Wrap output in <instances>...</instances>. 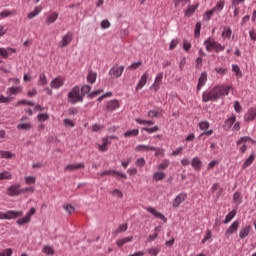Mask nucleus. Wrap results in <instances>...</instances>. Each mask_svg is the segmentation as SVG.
Here are the masks:
<instances>
[{
	"label": "nucleus",
	"instance_id": "1",
	"mask_svg": "<svg viewBox=\"0 0 256 256\" xmlns=\"http://www.w3.org/2000/svg\"><path fill=\"white\" fill-rule=\"evenodd\" d=\"M229 91H231V86L218 85L210 90L204 91L202 101L203 103L219 101V99H223V97L229 95Z\"/></svg>",
	"mask_w": 256,
	"mask_h": 256
},
{
	"label": "nucleus",
	"instance_id": "2",
	"mask_svg": "<svg viewBox=\"0 0 256 256\" xmlns=\"http://www.w3.org/2000/svg\"><path fill=\"white\" fill-rule=\"evenodd\" d=\"M68 103L71 105L83 103V94H81V88L79 86H74L68 93Z\"/></svg>",
	"mask_w": 256,
	"mask_h": 256
},
{
	"label": "nucleus",
	"instance_id": "3",
	"mask_svg": "<svg viewBox=\"0 0 256 256\" xmlns=\"http://www.w3.org/2000/svg\"><path fill=\"white\" fill-rule=\"evenodd\" d=\"M204 45L208 53H211V51H215V53H221V51H225V46L221 45L213 38H208L207 40H205Z\"/></svg>",
	"mask_w": 256,
	"mask_h": 256
},
{
	"label": "nucleus",
	"instance_id": "4",
	"mask_svg": "<svg viewBox=\"0 0 256 256\" xmlns=\"http://www.w3.org/2000/svg\"><path fill=\"white\" fill-rule=\"evenodd\" d=\"M21 215H23V211L9 210L7 212H0V219H17V217H21Z\"/></svg>",
	"mask_w": 256,
	"mask_h": 256
},
{
	"label": "nucleus",
	"instance_id": "5",
	"mask_svg": "<svg viewBox=\"0 0 256 256\" xmlns=\"http://www.w3.org/2000/svg\"><path fill=\"white\" fill-rule=\"evenodd\" d=\"M125 71V66H114L109 70V75L112 79H119Z\"/></svg>",
	"mask_w": 256,
	"mask_h": 256
},
{
	"label": "nucleus",
	"instance_id": "6",
	"mask_svg": "<svg viewBox=\"0 0 256 256\" xmlns=\"http://www.w3.org/2000/svg\"><path fill=\"white\" fill-rule=\"evenodd\" d=\"M7 195L9 197H19L21 195V184L16 183L8 187Z\"/></svg>",
	"mask_w": 256,
	"mask_h": 256
},
{
	"label": "nucleus",
	"instance_id": "7",
	"mask_svg": "<svg viewBox=\"0 0 256 256\" xmlns=\"http://www.w3.org/2000/svg\"><path fill=\"white\" fill-rule=\"evenodd\" d=\"M65 85V78L62 76H58L50 82L51 89H61Z\"/></svg>",
	"mask_w": 256,
	"mask_h": 256
},
{
	"label": "nucleus",
	"instance_id": "8",
	"mask_svg": "<svg viewBox=\"0 0 256 256\" xmlns=\"http://www.w3.org/2000/svg\"><path fill=\"white\" fill-rule=\"evenodd\" d=\"M37 210H35L34 207H32L26 214V216L24 218H21L19 220H17V224L18 225H26V223H30L31 222V217L32 215H35Z\"/></svg>",
	"mask_w": 256,
	"mask_h": 256
},
{
	"label": "nucleus",
	"instance_id": "9",
	"mask_svg": "<svg viewBox=\"0 0 256 256\" xmlns=\"http://www.w3.org/2000/svg\"><path fill=\"white\" fill-rule=\"evenodd\" d=\"M21 123L17 125V129H22V131H30V129L33 127V124L29 121L28 117H22Z\"/></svg>",
	"mask_w": 256,
	"mask_h": 256
},
{
	"label": "nucleus",
	"instance_id": "10",
	"mask_svg": "<svg viewBox=\"0 0 256 256\" xmlns=\"http://www.w3.org/2000/svg\"><path fill=\"white\" fill-rule=\"evenodd\" d=\"M163 83V72H160L156 75L154 83L150 86V89L154 91H159L161 89V84Z\"/></svg>",
	"mask_w": 256,
	"mask_h": 256
},
{
	"label": "nucleus",
	"instance_id": "11",
	"mask_svg": "<svg viewBox=\"0 0 256 256\" xmlns=\"http://www.w3.org/2000/svg\"><path fill=\"white\" fill-rule=\"evenodd\" d=\"M187 199V193L183 192L178 194L172 202V207L177 208L181 203Z\"/></svg>",
	"mask_w": 256,
	"mask_h": 256
},
{
	"label": "nucleus",
	"instance_id": "12",
	"mask_svg": "<svg viewBox=\"0 0 256 256\" xmlns=\"http://www.w3.org/2000/svg\"><path fill=\"white\" fill-rule=\"evenodd\" d=\"M146 211H148V213H150L151 215L156 217V219H161L162 221H164V223H167V219L165 218V215H163L161 212L157 211L155 208L147 207Z\"/></svg>",
	"mask_w": 256,
	"mask_h": 256
},
{
	"label": "nucleus",
	"instance_id": "13",
	"mask_svg": "<svg viewBox=\"0 0 256 256\" xmlns=\"http://www.w3.org/2000/svg\"><path fill=\"white\" fill-rule=\"evenodd\" d=\"M155 146L139 144L136 146L135 151L138 153H149V151H155Z\"/></svg>",
	"mask_w": 256,
	"mask_h": 256
},
{
	"label": "nucleus",
	"instance_id": "14",
	"mask_svg": "<svg viewBox=\"0 0 256 256\" xmlns=\"http://www.w3.org/2000/svg\"><path fill=\"white\" fill-rule=\"evenodd\" d=\"M148 79H149V74L146 72V73H144V74L141 76V78H140L138 84L136 85L135 91H141V89H143V87H144L145 85H147Z\"/></svg>",
	"mask_w": 256,
	"mask_h": 256
},
{
	"label": "nucleus",
	"instance_id": "15",
	"mask_svg": "<svg viewBox=\"0 0 256 256\" xmlns=\"http://www.w3.org/2000/svg\"><path fill=\"white\" fill-rule=\"evenodd\" d=\"M71 41H73V33L68 32L66 35H64V37L62 38L61 42L59 43L60 47H67V45H69V43H71Z\"/></svg>",
	"mask_w": 256,
	"mask_h": 256
},
{
	"label": "nucleus",
	"instance_id": "16",
	"mask_svg": "<svg viewBox=\"0 0 256 256\" xmlns=\"http://www.w3.org/2000/svg\"><path fill=\"white\" fill-rule=\"evenodd\" d=\"M238 229H239V222L234 221L232 225H230L225 232V236L227 237V239H229V235H233V233H236Z\"/></svg>",
	"mask_w": 256,
	"mask_h": 256
},
{
	"label": "nucleus",
	"instance_id": "17",
	"mask_svg": "<svg viewBox=\"0 0 256 256\" xmlns=\"http://www.w3.org/2000/svg\"><path fill=\"white\" fill-rule=\"evenodd\" d=\"M17 50L14 48H0V56L4 59H7L10 57V55H13V53H16Z\"/></svg>",
	"mask_w": 256,
	"mask_h": 256
},
{
	"label": "nucleus",
	"instance_id": "18",
	"mask_svg": "<svg viewBox=\"0 0 256 256\" xmlns=\"http://www.w3.org/2000/svg\"><path fill=\"white\" fill-rule=\"evenodd\" d=\"M100 175L101 177H105V175H117V177H121L122 179H127V175L125 173L117 172L115 170H105Z\"/></svg>",
	"mask_w": 256,
	"mask_h": 256
},
{
	"label": "nucleus",
	"instance_id": "19",
	"mask_svg": "<svg viewBox=\"0 0 256 256\" xmlns=\"http://www.w3.org/2000/svg\"><path fill=\"white\" fill-rule=\"evenodd\" d=\"M79 169H85V163L69 164L65 167V171H77Z\"/></svg>",
	"mask_w": 256,
	"mask_h": 256
},
{
	"label": "nucleus",
	"instance_id": "20",
	"mask_svg": "<svg viewBox=\"0 0 256 256\" xmlns=\"http://www.w3.org/2000/svg\"><path fill=\"white\" fill-rule=\"evenodd\" d=\"M205 83H207V72H202L198 80L197 91H201Z\"/></svg>",
	"mask_w": 256,
	"mask_h": 256
},
{
	"label": "nucleus",
	"instance_id": "21",
	"mask_svg": "<svg viewBox=\"0 0 256 256\" xmlns=\"http://www.w3.org/2000/svg\"><path fill=\"white\" fill-rule=\"evenodd\" d=\"M203 165V162L199 157H194L191 161V166L193 167L194 171H201V167Z\"/></svg>",
	"mask_w": 256,
	"mask_h": 256
},
{
	"label": "nucleus",
	"instance_id": "22",
	"mask_svg": "<svg viewBox=\"0 0 256 256\" xmlns=\"http://www.w3.org/2000/svg\"><path fill=\"white\" fill-rule=\"evenodd\" d=\"M250 232L251 226H243L239 232L240 239H245V237H248Z\"/></svg>",
	"mask_w": 256,
	"mask_h": 256
},
{
	"label": "nucleus",
	"instance_id": "23",
	"mask_svg": "<svg viewBox=\"0 0 256 256\" xmlns=\"http://www.w3.org/2000/svg\"><path fill=\"white\" fill-rule=\"evenodd\" d=\"M256 117V108H252L248 110L246 115L244 116L245 121H254Z\"/></svg>",
	"mask_w": 256,
	"mask_h": 256
},
{
	"label": "nucleus",
	"instance_id": "24",
	"mask_svg": "<svg viewBox=\"0 0 256 256\" xmlns=\"http://www.w3.org/2000/svg\"><path fill=\"white\" fill-rule=\"evenodd\" d=\"M111 145V141L109 140V138H103L102 139V144L98 145V149L99 151L105 152L108 150L107 146Z\"/></svg>",
	"mask_w": 256,
	"mask_h": 256
},
{
	"label": "nucleus",
	"instance_id": "25",
	"mask_svg": "<svg viewBox=\"0 0 256 256\" xmlns=\"http://www.w3.org/2000/svg\"><path fill=\"white\" fill-rule=\"evenodd\" d=\"M107 111H115V109H119V101L112 100L107 103L106 106Z\"/></svg>",
	"mask_w": 256,
	"mask_h": 256
},
{
	"label": "nucleus",
	"instance_id": "26",
	"mask_svg": "<svg viewBox=\"0 0 256 256\" xmlns=\"http://www.w3.org/2000/svg\"><path fill=\"white\" fill-rule=\"evenodd\" d=\"M131 241H133V236H128V237L117 240L116 245L118 247H123V245H125L127 243H131Z\"/></svg>",
	"mask_w": 256,
	"mask_h": 256
},
{
	"label": "nucleus",
	"instance_id": "27",
	"mask_svg": "<svg viewBox=\"0 0 256 256\" xmlns=\"http://www.w3.org/2000/svg\"><path fill=\"white\" fill-rule=\"evenodd\" d=\"M236 120H237V118L235 117V115H232L230 118L225 120V122H224L225 129H231V127H233V125L235 124Z\"/></svg>",
	"mask_w": 256,
	"mask_h": 256
},
{
	"label": "nucleus",
	"instance_id": "28",
	"mask_svg": "<svg viewBox=\"0 0 256 256\" xmlns=\"http://www.w3.org/2000/svg\"><path fill=\"white\" fill-rule=\"evenodd\" d=\"M58 18H59V13L53 12L50 16H48V17L46 18V24H47V25H51V24H53L55 21H57Z\"/></svg>",
	"mask_w": 256,
	"mask_h": 256
},
{
	"label": "nucleus",
	"instance_id": "29",
	"mask_svg": "<svg viewBox=\"0 0 256 256\" xmlns=\"http://www.w3.org/2000/svg\"><path fill=\"white\" fill-rule=\"evenodd\" d=\"M190 1L191 0H173L174 7H176V9H183V7H185V5H187V3Z\"/></svg>",
	"mask_w": 256,
	"mask_h": 256
},
{
	"label": "nucleus",
	"instance_id": "30",
	"mask_svg": "<svg viewBox=\"0 0 256 256\" xmlns=\"http://www.w3.org/2000/svg\"><path fill=\"white\" fill-rule=\"evenodd\" d=\"M159 231H161V228H159V227L154 228V234L149 235V237L147 238L148 243L155 241V239H157V237H159Z\"/></svg>",
	"mask_w": 256,
	"mask_h": 256
},
{
	"label": "nucleus",
	"instance_id": "31",
	"mask_svg": "<svg viewBox=\"0 0 256 256\" xmlns=\"http://www.w3.org/2000/svg\"><path fill=\"white\" fill-rule=\"evenodd\" d=\"M42 10L43 9L41 8V6L35 7V9L32 12L28 13V19H34V17H37V15H39V13H41Z\"/></svg>",
	"mask_w": 256,
	"mask_h": 256
},
{
	"label": "nucleus",
	"instance_id": "32",
	"mask_svg": "<svg viewBox=\"0 0 256 256\" xmlns=\"http://www.w3.org/2000/svg\"><path fill=\"white\" fill-rule=\"evenodd\" d=\"M224 7H225V2L218 1L216 3V6L214 8H212V9L214 10V12H216L217 15H219L223 11Z\"/></svg>",
	"mask_w": 256,
	"mask_h": 256
},
{
	"label": "nucleus",
	"instance_id": "33",
	"mask_svg": "<svg viewBox=\"0 0 256 256\" xmlns=\"http://www.w3.org/2000/svg\"><path fill=\"white\" fill-rule=\"evenodd\" d=\"M233 202L236 205H241L243 203V197L241 196V192H235L233 195Z\"/></svg>",
	"mask_w": 256,
	"mask_h": 256
},
{
	"label": "nucleus",
	"instance_id": "34",
	"mask_svg": "<svg viewBox=\"0 0 256 256\" xmlns=\"http://www.w3.org/2000/svg\"><path fill=\"white\" fill-rule=\"evenodd\" d=\"M21 91H23V88L21 86L11 87V88H8L7 93L9 96H11V95H17V93H21Z\"/></svg>",
	"mask_w": 256,
	"mask_h": 256
},
{
	"label": "nucleus",
	"instance_id": "35",
	"mask_svg": "<svg viewBox=\"0 0 256 256\" xmlns=\"http://www.w3.org/2000/svg\"><path fill=\"white\" fill-rule=\"evenodd\" d=\"M166 175L163 171H158L153 174L154 181H163L165 179Z\"/></svg>",
	"mask_w": 256,
	"mask_h": 256
},
{
	"label": "nucleus",
	"instance_id": "36",
	"mask_svg": "<svg viewBox=\"0 0 256 256\" xmlns=\"http://www.w3.org/2000/svg\"><path fill=\"white\" fill-rule=\"evenodd\" d=\"M255 161V154H251L249 158L242 165V169H247Z\"/></svg>",
	"mask_w": 256,
	"mask_h": 256
},
{
	"label": "nucleus",
	"instance_id": "37",
	"mask_svg": "<svg viewBox=\"0 0 256 256\" xmlns=\"http://www.w3.org/2000/svg\"><path fill=\"white\" fill-rule=\"evenodd\" d=\"M237 215V210H232L230 213L227 214V216L225 217L224 223H231V220H233L235 218V216Z\"/></svg>",
	"mask_w": 256,
	"mask_h": 256
},
{
	"label": "nucleus",
	"instance_id": "38",
	"mask_svg": "<svg viewBox=\"0 0 256 256\" xmlns=\"http://www.w3.org/2000/svg\"><path fill=\"white\" fill-rule=\"evenodd\" d=\"M137 135H139V129L128 130L124 133L126 138L137 137Z\"/></svg>",
	"mask_w": 256,
	"mask_h": 256
},
{
	"label": "nucleus",
	"instance_id": "39",
	"mask_svg": "<svg viewBox=\"0 0 256 256\" xmlns=\"http://www.w3.org/2000/svg\"><path fill=\"white\" fill-rule=\"evenodd\" d=\"M47 83H48L47 76H45V73H41L39 75L38 85H41V87H45Z\"/></svg>",
	"mask_w": 256,
	"mask_h": 256
},
{
	"label": "nucleus",
	"instance_id": "40",
	"mask_svg": "<svg viewBox=\"0 0 256 256\" xmlns=\"http://www.w3.org/2000/svg\"><path fill=\"white\" fill-rule=\"evenodd\" d=\"M87 81L88 83H91V84L95 83L97 81V73L90 71L87 76Z\"/></svg>",
	"mask_w": 256,
	"mask_h": 256
},
{
	"label": "nucleus",
	"instance_id": "41",
	"mask_svg": "<svg viewBox=\"0 0 256 256\" xmlns=\"http://www.w3.org/2000/svg\"><path fill=\"white\" fill-rule=\"evenodd\" d=\"M0 156L2 159H13L15 154L11 153L10 151H0Z\"/></svg>",
	"mask_w": 256,
	"mask_h": 256
},
{
	"label": "nucleus",
	"instance_id": "42",
	"mask_svg": "<svg viewBox=\"0 0 256 256\" xmlns=\"http://www.w3.org/2000/svg\"><path fill=\"white\" fill-rule=\"evenodd\" d=\"M196 10H197V6L195 5L188 6L185 11L186 17H191V15H193V13H195Z\"/></svg>",
	"mask_w": 256,
	"mask_h": 256
},
{
	"label": "nucleus",
	"instance_id": "43",
	"mask_svg": "<svg viewBox=\"0 0 256 256\" xmlns=\"http://www.w3.org/2000/svg\"><path fill=\"white\" fill-rule=\"evenodd\" d=\"M135 121L139 125H155V122L153 120H143L141 118H136Z\"/></svg>",
	"mask_w": 256,
	"mask_h": 256
},
{
	"label": "nucleus",
	"instance_id": "44",
	"mask_svg": "<svg viewBox=\"0 0 256 256\" xmlns=\"http://www.w3.org/2000/svg\"><path fill=\"white\" fill-rule=\"evenodd\" d=\"M127 229H129V226L127 225V223L125 224H121L116 231L114 232L115 235H119V233H125V231H127Z\"/></svg>",
	"mask_w": 256,
	"mask_h": 256
},
{
	"label": "nucleus",
	"instance_id": "45",
	"mask_svg": "<svg viewBox=\"0 0 256 256\" xmlns=\"http://www.w3.org/2000/svg\"><path fill=\"white\" fill-rule=\"evenodd\" d=\"M232 33L233 31L231 30V28H224L222 32L223 39H231Z\"/></svg>",
	"mask_w": 256,
	"mask_h": 256
},
{
	"label": "nucleus",
	"instance_id": "46",
	"mask_svg": "<svg viewBox=\"0 0 256 256\" xmlns=\"http://www.w3.org/2000/svg\"><path fill=\"white\" fill-rule=\"evenodd\" d=\"M198 127L201 131H207V129L211 127V124H209V122L207 121H202V122H199Z\"/></svg>",
	"mask_w": 256,
	"mask_h": 256
},
{
	"label": "nucleus",
	"instance_id": "47",
	"mask_svg": "<svg viewBox=\"0 0 256 256\" xmlns=\"http://www.w3.org/2000/svg\"><path fill=\"white\" fill-rule=\"evenodd\" d=\"M24 181L26 185H35V183L37 182V179L34 176H26L24 178Z\"/></svg>",
	"mask_w": 256,
	"mask_h": 256
},
{
	"label": "nucleus",
	"instance_id": "48",
	"mask_svg": "<svg viewBox=\"0 0 256 256\" xmlns=\"http://www.w3.org/2000/svg\"><path fill=\"white\" fill-rule=\"evenodd\" d=\"M218 190L217 197H221V193H223V188L219 187V183H214L211 187V191L215 192Z\"/></svg>",
	"mask_w": 256,
	"mask_h": 256
},
{
	"label": "nucleus",
	"instance_id": "49",
	"mask_svg": "<svg viewBox=\"0 0 256 256\" xmlns=\"http://www.w3.org/2000/svg\"><path fill=\"white\" fill-rule=\"evenodd\" d=\"M42 251L46 255H55V250H53L51 246H47V245L43 246Z\"/></svg>",
	"mask_w": 256,
	"mask_h": 256
},
{
	"label": "nucleus",
	"instance_id": "50",
	"mask_svg": "<svg viewBox=\"0 0 256 256\" xmlns=\"http://www.w3.org/2000/svg\"><path fill=\"white\" fill-rule=\"evenodd\" d=\"M91 93V86L89 85H84L81 88L80 94L83 95V98L85 97V95Z\"/></svg>",
	"mask_w": 256,
	"mask_h": 256
},
{
	"label": "nucleus",
	"instance_id": "51",
	"mask_svg": "<svg viewBox=\"0 0 256 256\" xmlns=\"http://www.w3.org/2000/svg\"><path fill=\"white\" fill-rule=\"evenodd\" d=\"M4 179H13V175L10 174L8 171H4L0 173V181H3Z\"/></svg>",
	"mask_w": 256,
	"mask_h": 256
},
{
	"label": "nucleus",
	"instance_id": "52",
	"mask_svg": "<svg viewBox=\"0 0 256 256\" xmlns=\"http://www.w3.org/2000/svg\"><path fill=\"white\" fill-rule=\"evenodd\" d=\"M213 237V233L211 232V230H206V235L205 237L202 239V243L205 244L207 243V241H210V239Z\"/></svg>",
	"mask_w": 256,
	"mask_h": 256
},
{
	"label": "nucleus",
	"instance_id": "53",
	"mask_svg": "<svg viewBox=\"0 0 256 256\" xmlns=\"http://www.w3.org/2000/svg\"><path fill=\"white\" fill-rule=\"evenodd\" d=\"M143 65L142 61L134 62L132 65L128 66V69H131V71H135L136 69H139Z\"/></svg>",
	"mask_w": 256,
	"mask_h": 256
},
{
	"label": "nucleus",
	"instance_id": "54",
	"mask_svg": "<svg viewBox=\"0 0 256 256\" xmlns=\"http://www.w3.org/2000/svg\"><path fill=\"white\" fill-rule=\"evenodd\" d=\"M19 105H30L31 107H33V105L35 104L29 100H19L18 102H16L15 106L19 107Z\"/></svg>",
	"mask_w": 256,
	"mask_h": 256
},
{
	"label": "nucleus",
	"instance_id": "55",
	"mask_svg": "<svg viewBox=\"0 0 256 256\" xmlns=\"http://www.w3.org/2000/svg\"><path fill=\"white\" fill-rule=\"evenodd\" d=\"M167 167H169V160H163V162L158 165V169L159 171H165V169H167Z\"/></svg>",
	"mask_w": 256,
	"mask_h": 256
},
{
	"label": "nucleus",
	"instance_id": "56",
	"mask_svg": "<svg viewBox=\"0 0 256 256\" xmlns=\"http://www.w3.org/2000/svg\"><path fill=\"white\" fill-rule=\"evenodd\" d=\"M142 131H146V133H157V131H159V126H154L152 128L143 127Z\"/></svg>",
	"mask_w": 256,
	"mask_h": 256
},
{
	"label": "nucleus",
	"instance_id": "57",
	"mask_svg": "<svg viewBox=\"0 0 256 256\" xmlns=\"http://www.w3.org/2000/svg\"><path fill=\"white\" fill-rule=\"evenodd\" d=\"M249 141H253L251 137L244 136L238 140L237 145H243V143H248Z\"/></svg>",
	"mask_w": 256,
	"mask_h": 256
},
{
	"label": "nucleus",
	"instance_id": "58",
	"mask_svg": "<svg viewBox=\"0 0 256 256\" xmlns=\"http://www.w3.org/2000/svg\"><path fill=\"white\" fill-rule=\"evenodd\" d=\"M232 71L234 73H236V77H238L239 79H240V77H243V73H241V70L239 69V67L237 65L232 66Z\"/></svg>",
	"mask_w": 256,
	"mask_h": 256
},
{
	"label": "nucleus",
	"instance_id": "59",
	"mask_svg": "<svg viewBox=\"0 0 256 256\" xmlns=\"http://www.w3.org/2000/svg\"><path fill=\"white\" fill-rule=\"evenodd\" d=\"M63 124L64 127H75V122L69 118L64 119Z\"/></svg>",
	"mask_w": 256,
	"mask_h": 256
},
{
	"label": "nucleus",
	"instance_id": "60",
	"mask_svg": "<svg viewBox=\"0 0 256 256\" xmlns=\"http://www.w3.org/2000/svg\"><path fill=\"white\" fill-rule=\"evenodd\" d=\"M38 121H47L49 119V114L42 113L37 116Z\"/></svg>",
	"mask_w": 256,
	"mask_h": 256
},
{
	"label": "nucleus",
	"instance_id": "61",
	"mask_svg": "<svg viewBox=\"0 0 256 256\" xmlns=\"http://www.w3.org/2000/svg\"><path fill=\"white\" fill-rule=\"evenodd\" d=\"M159 248H150L148 249V253L151 256H158L159 255Z\"/></svg>",
	"mask_w": 256,
	"mask_h": 256
},
{
	"label": "nucleus",
	"instance_id": "62",
	"mask_svg": "<svg viewBox=\"0 0 256 256\" xmlns=\"http://www.w3.org/2000/svg\"><path fill=\"white\" fill-rule=\"evenodd\" d=\"M145 158H138L137 160H136V163H135V165H136V167H145Z\"/></svg>",
	"mask_w": 256,
	"mask_h": 256
},
{
	"label": "nucleus",
	"instance_id": "63",
	"mask_svg": "<svg viewBox=\"0 0 256 256\" xmlns=\"http://www.w3.org/2000/svg\"><path fill=\"white\" fill-rule=\"evenodd\" d=\"M109 27H111L109 20L105 19L101 22V29H109Z\"/></svg>",
	"mask_w": 256,
	"mask_h": 256
},
{
	"label": "nucleus",
	"instance_id": "64",
	"mask_svg": "<svg viewBox=\"0 0 256 256\" xmlns=\"http://www.w3.org/2000/svg\"><path fill=\"white\" fill-rule=\"evenodd\" d=\"M13 255V250L11 248L6 249L0 253V256H11Z\"/></svg>",
	"mask_w": 256,
	"mask_h": 256
}]
</instances>
